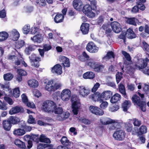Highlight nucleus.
<instances>
[{
  "instance_id": "obj_1",
  "label": "nucleus",
  "mask_w": 149,
  "mask_h": 149,
  "mask_svg": "<svg viewBox=\"0 0 149 149\" xmlns=\"http://www.w3.org/2000/svg\"><path fill=\"white\" fill-rule=\"evenodd\" d=\"M113 95L112 91L107 90L104 91L101 93L98 92H96L93 95H90V97L93 101H99L101 102L102 101V99L104 100H109Z\"/></svg>"
},
{
  "instance_id": "obj_2",
  "label": "nucleus",
  "mask_w": 149,
  "mask_h": 149,
  "mask_svg": "<svg viewBox=\"0 0 149 149\" xmlns=\"http://www.w3.org/2000/svg\"><path fill=\"white\" fill-rule=\"evenodd\" d=\"M53 112L55 114L58 115L57 116L56 119L59 121L63 120L68 118L70 115L69 112L66 111L64 112L63 109L62 107H57L56 104Z\"/></svg>"
},
{
  "instance_id": "obj_3",
  "label": "nucleus",
  "mask_w": 149,
  "mask_h": 149,
  "mask_svg": "<svg viewBox=\"0 0 149 149\" xmlns=\"http://www.w3.org/2000/svg\"><path fill=\"white\" fill-rule=\"evenodd\" d=\"M72 111L74 115H77L81 107L80 100L77 96H73L71 98Z\"/></svg>"
},
{
  "instance_id": "obj_4",
  "label": "nucleus",
  "mask_w": 149,
  "mask_h": 149,
  "mask_svg": "<svg viewBox=\"0 0 149 149\" xmlns=\"http://www.w3.org/2000/svg\"><path fill=\"white\" fill-rule=\"evenodd\" d=\"M132 100L135 105H137L140 107L142 111L145 112L146 110V103L144 101H141L140 98L136 95H134L132 97Z\"/></svg>"
},
{
  "instance_id": "obj_5",
  "label": "nucleus",
  "mask_w": 149,
  "mask_h": 149,
  "mask_svg": "<svg viewBox=\"0 0 149 149\" xmlns=\"http://www.w3.org/2000/svg\"><path fill=\"white\" fill-rule=\"evenodd\" d=\"M74 90L84 97H86L91 93L90 89L83 86H77L74 88Z\"/></svg>"
},
{
  "instance_id": "obj_6",
  "label": "nucleus",
  "mask_w": 149,
  "mask_h": 149,
  "mask_svg": "<svg viewBox=\"0 0 149 149\" xmlns=\"http://www.w3.org/2000/svg\"><path fill=\"white\" fill-rule=\"evenodd\" d=\"M56 104L52 101H47L44 102L42 104V109L48 113L52 112L55 107Z\"/></svg>"
},
{
  "instance_id": "obj_7",
  "label": "nucleus",
  "mask_w": 149,
  "mask_h": 149,
  "mask_svg": "<svg viewBox=\"0 0 149 149\" xmlns=\"http://www.w3.org/2000/svg\"><path fill=\"white\" fill-rule=\"evenodd\" d=\"M71 95V91L68 89H63L61 92L60 97L64 102H68L70 99Z\"/></svg>"
},
{
  "instance_id": "obj_8",
  "label": "nucleus",
  "mask_w": 149,
  "mask_h": 149,
  "mask_svg": "<svg viewBox=\"0 0 149 149\" xmlns=\"http://www.w3.org/2000/svg\"><path fill=\"white\" fill-rule=\"evenodd\" d=\"M29 58L31 66L38 68L39 66L38 62L40 61V58L36 56L34 54H32Z\"/></svg>"
},
{
  "instance_id": "obj_9",
  "label": "nucleus",
  "mask_w": 149,
  "mask_h": 149,
  "mask_svg": "<svg viewBox=\"0 0 149 149\" xmlns=\"http://www.w3.org/2000/svg\"><path fill=\"white\" fill-rule=\"evenodd\" d=\"M138 131V128L134 127V129L132 131V134L135 135L138 134V136L146 133L147 132V128L144 125H142L139 128V131Z\"/></svg>"
},
{
  "instance_id": "obj_10",
  "label": "nucleus",
  "mask_w": 149,
  "mask_h": 149,
  "mask_svg": "<svg viewBox=\"0 0 149 149\" xmlns=\"http://www.w3.org/2000/svg\"><path fill=\"white\" fill-rule=\"evenodd\" d=\"M86 49L91 53H95L98 52L99 48L93 42H89L86 46Z\"/></svg>"
},
{
  "instance_id": "obj_11",
  "label": "nucleus",
  "mask_w": 149,
  "mask_h": 149,
  "mask_svg": "<svg viewBox=\"0 0 149 149\" xmlns=\"http://www.w3.org/2000/svg\"><path fill=\"white\" fill-rule=\"evenodd\" d=\"M125 132L122 130L117 131L115 132L113 134V137L116 140L122 141L125 138Z\"/></svg>"
},
{
  "instance_id": "obj_12",
  "label": "nucleus",
  "mask_w": 149,
  "mask_h": 149,
  "mask_svg": "<svg viewBox=\"0 0 149 149\" xmlns=\"http://www.w3.org/2000/svg\"><path fill=\"white\" fill-rule=\"evenodd\" d=\"M89 109L92 113L97 115L102 116L104 113L103 111L97 107L91 106L89 107Z\"/></svg>"
},
{
  "instance_id": "obj_13",
  "label": "nucleus",
  "mask_w": 149,
  "mask_h": 149,
  "mask_svg": "<svg viewBox=\"0 0 149 149\" xmlns=\"http://www.w3.org/2000/svg\"><path fill=\"white\" fill-rule=\"evenodd\" d=\"M125 35L129 38L132 39L136 37L135 34L134 33L132 30L130 29H128L125 34L120 35V38L121 39H124L125 37Z\"/></svg>"
},
{
  "instance_id": "obj_14",
  "label": "nucleus",
  "mask_w": 149,
  "mask_h": 149,
  "mask_svg": "<svg viewBox=\"0 0 149 149\" xmlns=\"http://www.w3.org/2000/svg\"><path fill=\"white\" fill-rule=\"evenodd\" d=\"M31 40L34 43L40 44L43 42L44 35L41 34H36L31 38Z\"/></svg>"
},
{
  "instance_id": "obj_15",
  "label": "nucleus",
  "mask_w": 149,
  "mask_h": 149,
  "mask_svg": "<svg viewBox=\"0 0 149 149\" xmlns=\"http://www.w3.org/2000/svg\"><path fill=\"white\" fill-rule=\"evenodd\" d=\"M73 5L74 8L79 11L82 10L83 6V3L81 0H74Z\"/></svg>"
},
{
  "instance_id": "obj_16",
  "label": "nucleus",
  "mask_w": 149,
  "mask_h": 149,
  "mask_svg": "<svg viewBox=\"0 0 149 149\" xmlns=\"http://www.w3.org/2000/svg\"><path fill=\"white\" fill-rule=\"evenodd\" d=\"M111 26L113 31L116 33H119L121 30L120 24L116 22H114L111 24Z\"/></svg>"
},
{
  "instance_id": "obj_17",
  "label": "nucleus",
  "mask_w": 149,
  "mask_h": 149,
  "mask_svg": "<svg viewBox=\"0 0 149 149\" xmlns=\"http://www.w3.org/2000/svg\"><path fill=\"white\" fill-rule=\"evenodd\" d=\"M90 25L86 23H82L80 26V30L83 35L87 34L89 31Z\"/></svg>"
},
{
  "instance_id": "obj_18",
  "label": "nucleus",
  "mask_w": 149,
  "mask_h": 149,
  "mask_svg": "<svg viewBox=\"0 0 149 149\" xmlns=\"http://www.w3.org/2000/svg\"><path fill=\"white\" fill-rule=\"evenodd\" d=\"M51 71L53 73L60 75L62 73V66L59 64H56L52 68Z\"/></svg>"
},
{
  "instance_id": "obj_19",
  "label": "nucleus",
  "mask_w": 149,
  "mask_h": 149,
  "mask_svg": "<svg viewBox=\"0 0 149 149\" xmlns=\"http://www.w3.org/2000/svg\"><path fill=\"white\" fill-rule=\"evenodd\" d=\"M10 33L11 38L13 40H17L19 38L20 34L17 30L13 29L10 31Z\"/></svg>"
},
{
  "instance_id": "obj_20",
  "label": "nucleus",
  "mask_w": 149,
  "mask_h": 149,
  "mask_svg": "<svg viewBox=\"0 0 149 149\" xmlns=\"http://www.w3.org/2000/svg\"><path fill=\"white\" fill-rule=\"evenodd\" d=\"M101 123L102 125H106L116 122L115 120L107 118L102 117L100 119Z\"/></svg>"
},
{
  "instance_id": "obj_21",
  "label": "nucleus",
  "mask_w": 149,
  "mask_h": 149,
  "mask_svg": "<svg viewBox=\"0 0 149 149\" xmlns=\"http://www.w3.org/2000/svg\"><path fill=\"white\" fill-rule=\"evenodd\" d=\"M28 86L31 88H36L39 86L38 81L34 79H29L27 81Z\"/></svg>"
},
{
  "instance_id": "obj_22",
  "label": "nucleus",
  "mask_w": 149,
  "mask_h": 149,
  "mask_svg": "<svg viewBox=\"0 0 149 149\" xmlns=\"http://www.w3.org/2000/svg\"><path fill=\"white\" fill-rule=\"evenodd\" d=\"M45 89L48 91H54V81L53 80H50L48 81L45 87Z\"/></svg>"
},
{
  "instance_id": "obj_23",
  "label": "nucleus",
  "mask_w": 149,
  "mask_h": 149,
  "mask_svg": "<svg viewBox=\"0 0 149 149\" xmlns=\"http://www.w3.org/2000/svg\"><path fill=\"white\" fill-rule=\"evenodd\" d=\"M146 65V63L144 62L142 59H139L136 65V68L139 69H142Z\"/></svg>"
},
{
  "instance_id": "obj_24",
  "label": "nucleus",
  "mask_w": 149,
  "mask_h": 149,
  "mask_svg": "<svg viewBox=\"0 0 149 149\" xmlns=\"http://www.w3.org/2000/svg\"><path fill=\"white\" fill-rule=\"evenodd\" d=\"M95 74L93 72L91 71H88L83 75V77L84 79H92L94 78Z\"/></svg>"
},
{
  "instance_id": "obj_25",
  "label": "nucleus",
  "mask_w": 149,
  "mask_h": 149,
  "mask_svg": "<svg viewBox=\"0 0 149 149\" xmlns=\"http://www.w3.org/2000/svg\"><path fill=\"white\" fill-rule=\"evenodd\" d=\"M26 133L25 131L23 128H18L15 130L13 134L17 136H21L24 134Z\"/></svg>"
},
{
  "instance_id": "obj_26",
  "label": "nucleus",
  "mask_w": 149,
  "mask_h": 149,
  "mask_svg": "<svg viewBox=\"0 0 149 149\" xmlns=\"http://www.w3.org/2000/svg\"><path fill=\"white\" fill-rule=\"evenodd\" d=\"M120 99L121 96L118 93H116L111 97L110 102L111 103L114 104L120 101Z\"/></svg>"
},
{
  "instance_id": "obj_27",
  "label": "nucleus",
  "mask_w": 149,
  "mask_h": 149,
  "mask_svg": "<svg viewBox=\"0 0 149 149\" xmlns=\"http://www.w3.org/2000/svg\"><path fill=\"white\" fill-rule=\"evenodd\" d=\"M22 108L18 106H16L12 107L9 111V113L10 115H13L17 113L22 110Z\"/></svg>"
},
{
  "instance_id": "obj_28",
  "label": "nucleus",
  "mask_w": 149,
  "mask_h": 149,
  "mask_svg": "<svg viewBox=\"0 0 149 149\" xmlns=\"http://www.w3.org/2000/svg\"><path fill=\"white\" fill-rule=\"evenodd\" d=\"M64 18V15L61 14H57L55 16L54 18V21L56 23L63 22Z\"/></svg>"
},
{
  "instance_id": "obj_29",
  "label": "nucleus",
  "mask_w": 149,
  "mask_h": 149,
  "mask_svg": "<svg viewBox=\"0 0 149 149\" xmlns=\"http://www.w3.org/2000/svg\"><path fill=\"white\" fill-rule=\"evenodd\" d=\"M132 119H130L125 123V127L126 130L128 132H131L132 129Z\"/></svg>"
},
{
  "instance_id": "obj_30",
  "label": "nucleus",
  "mask_w": 149,
  "mask_h": 149,
  "mask_svg": "<svg viewBox=\"0 0 149 149\" xmlns=\"http://www.w3.org/2000/svg\"><path fill=\"white\" fill-rule=\"evenodd\" d=\"M15 144L18 147L24 149H27L24 143L19 139H15L14 141Z\"/></svg>"
},
{
  "instance_id": "obj_31",
  "label": "nucleus",
  "mask_w": 149,
  "mask_h": 149,
  "mask_svg": "<svg viewBox=\"0 0 149 149\" xmlns=\"http://www.w3.org/2000/svg\"><path fill=\"white\" fill-rule=\"evenodd\" d=\"M130 102L128 100H125L122 104V107L123 109V110L124 111H127L128 109L130 107L131 105Z\"/></svg>"
},
{
  "instance_id": "obj_32",
  "label": "nucleus",
  "mask_w": 149,
  "mask_h": 149,
  "mask_svg": "<svg viewBox=\"0 0 149 149\" xmlns=\"http://www.w3.org/2000/svg\"><path fill=\"white\" fill-rule=\"evenodd\" d=\"M8 36V33L6 31L0 32V42H3L6 40Z\"/></svg>"
},
{
  "instance_id": "obj_33",
  "label": "nucleus",
  "mask_w": 149,
  "mask_h": 149,
  "mask_svg": "<svg viewBox=\"0 0 149 149\" xmlns=\"http://www.w3.org/2000/svg\"><path fill=\"white\" fill-rule=\"evenodd\" d=\"M38 46L36 45H29L26 47L25 50V52L27 54H29L31 52L34 50Z\"/></svg>"
},
{
  "instance_id": "obj_34",
  "label": "nucleus",
  "mask_w": 149,
  "mask_h": 149,
  "mask_svg": "<svg viewBox=\"0 0 149 149\" xmlns=\"http://www.w3.org/2000/svg\"><path fill=\"white\" fill-rule=\"evenodd\" d=\"M125 20L126 22L127 23L134 25H136V23L138 21V20L134 17L132 18H126Z\"/></svg>"
},
{
  "instance_id": "obj_35",
  "label": "nucleus",
  "mask_w": 149,
  "mask_h": 149,
  "mask_svg": "<svg viewBox=\"0 0 149 149\" xmlns=\"http://www.w3.org/2000/svg\"><path fill=\"white\" fill-rule=\"evenodd\" d=\"M3 125L4 129L7 131L10 130L11 127V123L9 120L3 121Z\"/></svg>"
},
{
  "instance_id": "obj_36",
  "label": "nucleus",
  "mask_w": 149,
  "mask_h": 149,
  "mask_svg": "<svg viewBox=\"0 0 149 149\" xmlns=\"http://www.w3.org/2000/svg\"><path fill=\"white\" fill-rule=\"evenodd\" d=\"M39 141L41 142L47 143H51V141L49 139L47 138L45 135L43 134L40 135L39 137Z\"/></svg>"
},
{
  "instance_id": "obj_37",
  "label": "nucleus",
  "mask_w": 149,
  "mask_h": 149,
  "mask_svg": "<svg viewBox=\"0 0 149 149\" xmlns=\"http://www.w3.org/2000/svg\"><path fill=\"white\" fill-rule=\"evenodd\" d=\"M97 64L95 62L93 59L90 58L88 61L87 63V66L90 68L94 69Z\"/></svg>"
},
{
  "instance_id": "obj_38",
  "label": "nucleus",
  "mask_w": 149,
  "mask_h": 149,
  "mask_svg": "<svg viewBox=\"0 0 149 149\" xmlns=\"http://www.w3.org/2000/svg\"><path fill=\"white\" fill-rule=\"evenodd\" d=\"M41 30L39 27L34 26L31 28L30 29V33L32 34H39Z\"/></svg>"
},
{
  "instance_id": "obj_39",
  "label": "nucleus",
  "mask_w": 149,
  "mask_h": 149,
  "mask_svg": "<svg viewBox=\"0 0 149 149\" xmlns=\"http://www.w3.org/2000/svg\"><path fill=\"white\" fill-rule=\"evenodd\" d=\"M114 56L112 52H108L106 56L103 58V61L105 62L107 60L111 58H113Z\"/></svg>"
},
{
  "instance_id": "obj_40",
  "label": "nucleus",
  "mask_w": 149,
  "mask_h": 149,
  "mask_svg": "<svg viewBox=\"0 0 149 149\" xmlns=\"http://www.w3.org/2000/svg\"><path fill=\"white\" fill-rule=\"evenodd\" d=\"M9 120L11 124L15 125L19 122L20 120L18 117L12 116L10 117Z\"/></svg>"
},
{
  "instance_id": "obj_41",
  "label": "nucleus",
  "mask_w": 149,
  "mask_h": 149,
  "mask_svg": "<svg viewBox=\"0 0 149 149\" xmlns=\"http://www.w3.org/2000/svg\"><path fill=\"white\" fill-rule=\"evenodd\" d=\"M52 145H49L45 143H40L37 147V149H44L46 148H52Z\"/></svg>"
},
{
  "instance_id": "obj_42",
  "label": "nucleus",
  "mask_w": 149,
  "mask_h": 149,
  "mask_svg": "<svg viewBox=\"0 0 149 149\" xmlns=\"http://www.w3.org/2000/svg\"><path fill=\"white\" fill-rule=\"evenodd\" d=\"M91 9L90 5L88 4H86L83 6L82 10L83 13L85 14Z\"/></svg>"
},
{
  "instance_id": "obj_43",
  "label": "nucleus",
  "mask_w": 149,
  "mask_h": 149,
  "mask_svg": "<svg viewBox=\"0 0 149 149\" xmlns=\"http://www.w3.org/2000/svg\"><path fill=\"white\" fill-rule=\"evenodd\" d=\"M94 10L95 9L94 8H93L92 9H91L90 10L88 11L85 15L89 18H93L95 16V13L93 11V10L94 11Z\"/></svg>"
},
{
  "instance_id": "obj_44",
  "label": "nucleus",
  "mask_w": 149,
  "mask_h": 149,
  "mask_svg": "<svg viewBox=\"0 0 149 149\" xmlns=\"http://www.w3.org/2000/svg\"><path fill=\"white\" fill-rule=\"evenodd\" d=\"M119 91L120 92L124 95V97L126 98H127V96L126 95V93L125 87L122 84H120L119 86Z\"/></svg>"
},
{
  "instance_id": "obj_45",
  "label": "nucleus",
  "mask_w": 149,
  "mask_h": 149,
  "mask_svg": "<svg viewBox=\"0 0 149 149\" xmlns=\"http://www.w3.org/2000/svg\"><path fill=\"white\" fill-rule=\"evenodd\" d=\"M13 95L15 97H19L20 94V91L18 88H16L13 89Z\"/></svg>"
},
{
  "instance_id": "obj_46",
  "label": "nucleus",
  "mask_w": 149,
  "mask_h": 149,
  "mask_svg": "<svg viewBox=\"0 0 149 149\" xmlns=\"http://www.w3.org/2000/svg\"><path fill=\"white\" fill-rule=\"evenodd\" d=\"M61 143L66 146H68L69 143V141L65 136H63L61 139Z\"/></svg>"
},
{
  "instance_id": "obj_47",
  "label": "nucleus",
  "mask_w": 149,
  "mask_h": 149,
  "mask_svg": "<svg viewBox=\"0 0 149 149\" xmlns=\"http://www.w3.org/2000/svg\"><path fill=\"white\" fill-rule=\"evenodd\" d=\"M13 76L10 73L5 74L3 75L4 79L6 81H10L13 78Z\"/></svg>"
},
{
  "instance_id": "obj_48",
  "label": "nucleus",
  "mask_w": 149,
  "mask_h": 149,
  "mask_svg": "<svg viewBox=\"0 0 149 149\" xmlns=\"http://www.w3.org/2000/svg\"><path fill=\"white\" fill-rule=\"evenodd\" d=\"M24 42L23 40H20L19 41L15 44V47L17 49L22 47L24 45Z\"/></svg>"
},
{
  "instance_id": "obj_49",
  "label": "nucleus",
  "mask_w": 149,
  "mask_h": 149,
  "mask_svg": "<svg viewBox=\"0 0 149 149\" xmlns=\"http://www.w3.org/2000/svg\"><path fill=\"white\" fill-rule=\"evenodd\" d=\"M22 31L24 34H27L30 31V26L28 25H24L22 28Z\"/></svg>"
},
{
  "instance_id": "obj_50",
  "label": "nucleus",
  "mask_w": 149,
  "mask_h": 149,
  "mask_svg": "<svg viewBox=\"0 0 149 149\" xmlns=\"http://www.w3.org/2000/svg\"><path fill=\"white\" fill-rule=\"evenodd\" d=\"M49 30L52 31V32L49 33L48 34V35L47 36V37L49 40H51L53 38V35L52 33H55L56 32V30H50V29H49Z\"/></svg>"
},
{
  "instance_id": "obj_51",
  "label": "nucleus",
  "mask_w": 149,
  "mask_h": 149,
  "mask_svg": "<svg viewBox=\"0 0 149 149\" xmlns=\"http://www.w3.org/2000/svg\"><path fill=\"white\" fill-rule=\"evenodd\" d=\"M142 43L143 50L149 53V45H148L145 41H143Z\"/></svg>"
},
{
  "instance_id": "obj_52",
  "label": "nucleus",
  "mask_w": 149,
  "mask_h": 149,
  "mask_svg": "<svg viewBox=\"0 0 149 149\" xmlns=\"http://www.w3.org/2000/svg\"><path fill=\"white\" fill-rule=\"evenodd\" d=\"M33 93L34 96L37 97H39L41 95V93L40 91L36 89H34L33 91Z\"/></svg>"
},
{
  "instance_id": "obj_53",
  "label": "nucleus",
  "mask_w": 149,
  "mask_h": 149,
  "mask_svg": "<svg viewBox=\"0 0 149 149\" xmlns=\"http://www.w3.org/2000/svg\"><path fill=\"white\" fill-rule=\"evenodd\" d=\"M101 103L100 105V108L102 109H104L106 108L108 106V103L107 101H103L102 99V101L101 102Z\"/></svg>"
},
{
  "instance_id": "obj_54",
  "label": "nucleus",
  "mask_w": 149,
  "mask_h": 149,
  "mask_svg": "<svg viewBox=\"0 0 149 149\" xmlns=\"http://www.w3.org/2000/svg\"><path fill=\"white\" fill-rule=\"evenodd\" d=\"M104 68V66L102 65H99L97 64L94 69L95 71L99 72L102 71Z\"/></svg>"
},
{
  "instance_id": "obj_55",
  "label": "nucleus",
  "mask_w": 149,
  "mask_h": 149,
  "mask_svg": "<svg viewBox=\"0 0 149 149\" xmlns=\"http://www.w3.org/2000/svg\"><path fill=\"white\" fill-rule=\"evenodd\" d=\"M122 74L121 72H118L116 75V81L117 84L118 83L122 78Z\"/></svg>"
},
{
  "instance_id": "obj_56",
  "label": "nucleus",
  "mask_w": 149,
  "mask_h": 149,
  "mask_svg": "<svg viewBox=\"0 0 149 149\" xmlns=\"http://www.w3.org/2000/svg\"><path fill=\"white\" fill-rule=\"evenodd\" d=\"M10 85L9 82H8L6 84H0V86L1 88H3V89L5 90H8V88L9 87Z\"/></svg>"
},
{
  "instance_id": "obj_57",
  "label": "nucleus",
  "mask_w": 149,
  "mask_h": 149,
  "mask_svg": "<svg viewBox=\"0 0 149 149\" xmlns=\"http://www.w3.org/2000/svg\"><path fill=\"white\" fill-rule=\"evenodd\" d=\"M100 86V84L98 83L97 82L94 85L93 88L91 89V91L92 92H96L98 88Z\"/></svg>"
},
{
  "instance_id": "obj_58",
  "label": "nucleus",
  "mask_w": 149,
  "mask_h": 149,
  "mask_svg": "<svg viewBox=\"0 0 149 149\" xmlns=\"http://www.w3.org/2000/svg\"><path fill=\"white\" fill-rule=\"evenodd\" d=\"M31 139L36 142L39 141V137L38 135H33L31 136Z\"/></svg>"
},
{
  "instance_id": "obj_59",
  "label": "nucleus",
  "mask_w": 149,
  "mask_h": 149,
  "mask_svg": "<svg viewBox=\"0 0 149 149\" xmlns=\"http://www.w3.org/2000/svg\"><path fill=\"white\" fill-rule=\"evenodd\" d=\"M4 99L5 101L10 105H12L14 103V102L12 99L9 97H5Z\"/></svg>"
},
{
  "instance_id": "obj_60",
  "label": "nucleus",
  "mask_w": 149,
  "mask_h": 149,
  "mask_svg": "<svg viewBox=\"0 0 149 149\" xmlns=\"http://www.w3.org/2000/svg\"><path fill=\"white\" fill-rule=\"evenodd\" d=\"M36 3L41 6H45L46 5V3L45 0H36Z\"/></svg>"
},
{
  "instance_id": "obj_61",
  "label": "nucleus",
  "mask_w": 149,
  "mask_h": 149,
  "mask_svg": "<svg viewBox=\"0 0 149 149\" xmlns=\"http://www.w3.org/2000/svg\"><path fill=\"white\" fill-rule=\"evenodd\" d=\"M119 109V106L118 105H115L111 107L109 111L111 112H115L117 111Z\"/></svg>"
},
{
  "instance_id": "obj_62",
  "label": "nucleus",
  "mask_w": 149,
  "mask_h": 149,
  "mask_svg": "<svg viewBox=\"0 0 149 149\" xmlns=\"http://www.w3.org/2000/svg\"><path fill=\"white\" fill-rule=\"evenodd\" d=\"M17 72L21 76H25L27 74V73L26 72L22 69H18Z\"/></svg>"
},
{
  "instance_id": "obj_63",
  "label": "nucleus",
  "mask_w": 149,
  "mask_h": 149,
  "mask_svg": "<svg viewBox=\"0 0 149 149\" xmlns=\"http://www.w3.org/2000/svg\"><path fill=\"white\" fill-rule=\"evenodd\" d=\"M134 125L135 126H139L141 124V121L136 119H132Z\"/></svg>"
},
{
  "instance_id": "obj_64",
  "label": "nucleus",
  "mask_w": 149,
  "mask_h": 149,
  "mask_svg": "<svg viewBox=\"0 0 149 149\" xmlns=\"http://www.w3.org/2000/svg\"><path fill=\"white\" fill-rule=\"evenodd\" d=\"M122 54L125 56L127 60L128 61L131 60V58L129 54L124 51H122Z\"/></svg>"
}]
</instances>
